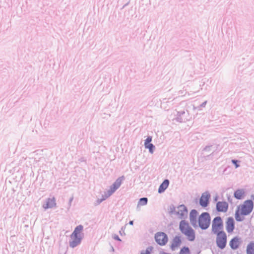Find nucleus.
Wrapping results in <instances>:
<instances>
[{"mask_svg":"<svg viewBox=\"0 0 254 254\" xmlns=\"http://www.w3.org/2000/svg\"><path fill=\"white\" fill-rule=\"evenodd\" d=\"M242 211L243 215H248L253 211L254 208V202L252 199H248L244 201L242 205H239L238 208Z\"/></svg>","mask_w":254,"mask_h":254,"instance_id":"3","label":"nucleus"},{"mask_svg":"<svg viewBox=\"0 0 254 254\" xmlns=\"http://www.w3.org/2000/svg\"><path fill=\"white\" fill-rule=\"evenodd\" d=\"M189 114L188 111H182L177 112L175 120L179 123H185L189 121Z\"/></svg>","mask_w":254,"mask_h":254,"instance_id":"8","label":"nucleus"},{"mask_svg":"<svg viewBox=\"0 0 254 254\" xmlns=\"http://www.w3.org/2000/svg\"><path fill=\"white\" fill-rule=\"evenodd\" d=\"M223 222L222 218L220 216L215 217L212 223V232L213 234H217L218 232L224 231Z\"/></svg>","mask_w":254,"mask_h":254,"instance_id":"4","label":"nucleus"},{"mask_svg":"<svg viewBox=\"0 0 254 254\" xmlns=\"http://www.w3.org/2000/svg\"><path fill=\"white\" fill-rule=\"evenodd\" d=\"M169 180L168 179H165L163 181V182L160 184L158 190V192L159 193H162L165 191V190L167 189L169 185Z\"/></svg>","mask_w":254,"mask_h":254,"instance_id":"17","label":"nucleus"},{"mask_svg":"<svg viewBox=\"0 0 254 254\" xmlns=\"http://www.w3.org/2000/svg\"><path fill=\"white\" fill-rule=\"evenodd\" d=\"M242 214V211L240 212V209H237L235 212V219L238 222H242L244 220V217Z\"/></svg>","mask_w":254,"mask_h":254,"instance_id":"20","label":"nucleus"},{"mask_svg":"<svg viewBox=\"0 0 254 254\" xmlns=\"http://www.w3.org/2000/svg\"><path fill=\"white\" fill-rule=\"evenodd\" d=\"M175 209H176V207H175V206L173 204L170 205V208L169 209V213L170 214H176V212H177L176 211Z\"/></svg>","mask_w":254,"mask_h":254,"instance_id":"28","label":"nucleus"},{"mask_svg":"<svg viewBox=\"0 0 254 254\" xmlns=\"http://www.w3.org/2000/svg\"><path fill=\"white\" fill-rule=\"evenodd\" d=\"M115 191L110 187V189L107 191L105 192V194L103 195L104 198L106 199L108 197L111 196Z\"/></svg>","mask_w":254,"mask_h":254,"instance_id":"25","label":"nucleus"},{"mask_svg":"<svg viewBox=\"0 0 254 254\" xmlns=\"http://www.w3.org/2000/svg\"><path fill=\"white\" fill-rule=\"evenodd\" d=\"M154 238L156 242L160 246L165 245L168 241V236L162 232H157L155 235Z\"/></svg>","mask_w":254,"mask_h":254,"instance_id":"6","label":"nucleus"},{"mask_svg":"<svg viewBox=\"0 0 254 254\" xmlns=\"http://www.w3.org/2000/svg\"><path fill=\"white\" fill-rule=\"evenodd\" d=\"M217 199V196H216L215 198V200H216Z\"/></svg>","mask_w":254,"mask_h":254,"instance_id":"43","label":"nucleus"},{"mask_svg":"<svg viewBox=\"0 0 254 254\" xmlns=\"http://www.w3.org/2000/svg\"><path fill=\"white\" fill-rule=\"evenodd\" d=\"M226 228L228 233H231L235 229V221L234 218L229 217L226 222Z\"/></svg>","mask_w":254,"mask_h":254,"instance_id":"12","label":"nucleus"},{"mask_svg":"<svg viewBox=\"0 0 254 254\" xmlns=\"http://www.w3.org/2000/svg\"><path fill=\"white\" fill-rule=\"evenodd\" d=\"M216 148H214V149H213V152H212L210 154L208 155L207 156V157H210L211 156L213 155H214V152L216 151Z\"/></svg>","mask_w":254,"mask_h":254,"instance_id":"35","label":"nucleus"},{"mask_svg":"<svg viewBox=\"0 0 254 254\" xmlns=\"http://www.w3.org/2000/svg\"><path fill=\"white\" fill-rule=\"evenodd\" d=\"M115 191L110 187V189L107 191L105 192V194L103 195L104 198L106 199L108 197L111 196Z\"/></svg>","mask_w":254,"mask_h":254,"instance_id":"26","label":"nucleus"},{"mask_svg":"<svg viewBox=\"0 0 254 254\" xmlns=\"http://www.w3.org/2000/svg\"><path fill=\"white\" fill-rule=\"evenodd\" d=\"M144 146L145 148L148 149L149 153L152 154L154 152L155 147L152 143L148 144Z\"/></svg>","mask_w":254,"mask_h":254,"instance_id":"24","label":"nucleus"},{"mask_svg":"<svg viewBox=\"0 0 254 254\" xmlns=\"http://www.w3.org/2000/svg\"><path fill=\"white\" fill-rule=\"evenodd\" d=\"M210 196V194L208 191H206L203 192L199 199V205L203 208L208 206Z\"/></svg>","mask_w":254,"mask_h":254,"instance_id":"7","label":"nucleus"},{"mask_svg":"<svg viewBox=\"0 0 254 254\" xmlns=\"http://www.w3.org/2000/svg\"><path fill=\"white\" fill-rule=\"evenodd\" d=\"M229 205L226 201H218L216 205L217 211L219 212H226L228 209Z\"/></svg>","mask_w":254,"mask_h":254,"instance_id":"11","label":"nucleus"},{"mask_svg":"<svg viewBox=\"0 0 254 254\" xmlns=\"http://www.w3.org/2000/svg\"><path fill=\"white\" fill-rule=\"evenodd\" d=\"M245 195V190L244 189H238L235 191L234 196L237 199H242Z\"/></svg>","mask_w":254,"mask_h":254,"instance_id":"18","label":"nucleus"},{"mask_svg":"<svg viewBox=\"0 0 254 254\" xmlns=\"http://www.w3.org/2000/svg\"><path fill=\"white\" fill-rule=\"evenodd\" d=\"M122 233H123V231H120V234H121V235H122Z\"/></svg>","mask_w":254,"mask_h":254,"instance_id":"41","label":"nucleus"},{"mask_svg":"<svg viewBox=\"0 0 254 254\" xmlns=\"http://www.w3.org/2000/svg\"><path fill=\"white\" fill-rule=\"evenodd\" d=\"M114 249L113 247H112V251H114Z\"/></svg>","mask_w":254,"mask_h":254,"instance_id":"44","label":"nucleus"},{"mask_svg":"<svg viewBox=\"0 0 254 254\" xmlns=\"http://www.w3.org/2000/svg\"><path fill=\"white\" fill-rule=\"evenodd\" d=\"M213 148V145H208V146H206L204 149H203V150L204 151H210L212 148Z\"/></svg>","mask_w":254,"mask_h":254,"instance_id":"32","label":"nucleus"},{"mask_svg":"<svg viewBox=\"0 0 254 254\" xmlns=\"http://www.w3.org/2000/svg\"><path fill=\"white\" fill-rule=\"evenodd\" d=\"M198 212L195 209H192L190 213V222L192 226L196 228L197 227V216L198 215Z\"/></svg>","mask_w":254,"mask_h":254,"instance_id":"10","label":"nucleus"},{"mask_svg":"<svg viewBox=\"0 0 254 254\" xmlns=\"http://www.w3.org/2000/svg\"><path fill=\"white\" fill-rule=\"evenodd\" d=\"M83 229V226L82 225H79L75 228L73 232L72 233V234L80 236V233Z\"/></svg>","mask_w":254,"mask_h":254,"instance_id":"21","label":"nucleus"},{"mask_svg":"<svg viewBox=\"0 0 254 254\" xmlns=\"http://www.w3.org/2000/svg\"><path fill=\"white\" fill-rule=\"evenodd\" d=\"M211 217L207 212H202L198 218V226L202 230L207 229L210 225Z\"/></svg>","mask_w":254,"mask_h":254,"instance_id":"2","label":"nucleus"},{"mask_svg":"<svg viewBox=\"0 0 254 254\" xmlns=\"http://www.w3.org/2000/svg\"><path fill=\"white\" fill-rule=\"evenodd\" d=\"M113 238L114 239H115L116 241H120V242H121L122 241L121 239H120V238L117 235H115L113 237Z\"/></svg>","mask_w":254,"mask_h":254,"instance_id":"33","label":"nucleus"},{"mask_svg":"<svg viewBox=\"0 0 254 254\" xmlns=\"http://www.w3.org/2000/svg\"><path fill=\"white\" fill-rule=\"evenodd\" d=\"M106 199L104 198L103 195H102V198L101 199H97V200L96 201V202L95 203V204L96 205H99L100 203H101L103 201L105 200Z\"/></svg>","mask_w":254,"mask_h":254,"instance_id":"31","label":"nucleus"},{"mask_svg":"<svg viewBox=\"0 0 254 254\" xmlns=\"http://www.w3.org/2000/svg\"><path fill=\"white\" fill-rule=\"evenodd\" d=\"M128 224L130 225H133V220L129 221Z\"/></svg>","mask_w":254,"mask_h":254,"instance_id":"37","label":"nucleus"},{"mask_svg":"<svg viewBox=\"0 0 254 254\" xmlns=\"http://www.w3.org/2000/svg\"><path fill=\"white\" fill-rule=\"evenodd\" d=\"M73 200V197H71L69 199V202H71Z\"/></svg>","mask_w":254,"mask_h":254,"instance_id":"40","label":"nucleus"},{"mask_svg":"<svg viewBox=\"0 0 254 254\" xmlns=\"http://www.w3.org/2000/svg\"><path fill=\"white\" fill-rule=\"evenodd\" d=\"M70 238L72 239L69 242V247L74 248L79 245L81 242L82 238L81 236H78L76 235L71 234Z\"/></svg>","mask_w":254,"mask_h":254,"instance_id":"9","label":"nucleus"},{"mask_svg":"<svg viewBox=\"0 0 254 254\" xmlns=\"http://www.w3.org/2000/svg\"><path fill=\"white\" fill-rule=\"evenodd\" d=\"M125 177L124 176L119 177L110 186V188L116 191L119 188L122 183V182L125 180Z\"/></svg>","mask_w":254,"mask_h":254,"instance_id":"16","label":"nucleus"},{"mask_svg":"<svg viewBox=\"0 0 254 254\" xmlns=\"http://www.w3.org/2000/svg\"><path fill=\"white\" fill-rule=\"evenodd\" d=\"M182 239L180 236H176L172 240L170 248L172 251H174L176 248L179 247L182 244Z\"/></svg>","mask_w":254,"mask_h":254,"instance_id":"13","label":"nucleus"},{"mask_svg":"<svg viewBox=\"0 0 254 254\" xmlns=\"http://www.w3.org/2000/svg\"><path fill=\"white\" fill-rule=\"evenodd\" d=\"M56 205V198L53 197V198H48L46 200V203L43 205V207L45 209L52 208Z\"/></svg>","mask_w":254,"mask_h":254,"instance_id":"15","label":"nucleus"},{"mask_svg":"<svg viewBox=\"0 0 254 254\" xmlns=\"http://www.w3.org/2000/svg\"><path fill=\"white\" fill-rule=\"evenodd\" d=\"M251 198L254 200V194H253L251 196Z\"/></svg>","mask_w":254,"mask_h":254,"instance_id":"39","label":"nucleus"},{"mask_svg":"<svg viewBox=\"0 0 254 254\" xmlns=\"http://www.w3.org/2000/svg\"><path fill=\"white\" fill-rule=\"evenodd\" d=\"M247 254H254V241H251L247 247Z\"/></svg>","mask_w":254,"mask_h":254,"instance_id":"19","label":"nucleus"},{"mask_svg":"<svg viewBox=\"0 0 254 254\" xmlns=\"http://www.w3.org/2000/svg\"><path fill=\"white\" fill-rule=\"evenodd\" d=\"M152 141V137L151 136H148L145 140L144 141V146L147 145L148 144H151V142Z\"/></svg>","mask_w":254,"mask_h":254,"instance_id":"30","label":"nucleus"},{"mask_svg":"<svg viewBox=\"0 0 254 254\" xmlns=\"http://www.w3.org/2000/svg\"><path fill=\"white\" fill-rule=\"evenodd\" d=\"M147 202H148V198L147 197H141L139 199V200L138 201L137 207L139 206H143V205H146L147 204Z\"/></svg>","mask_w":254,"mask_h":254,"instance_id":"22","label":"nucleus"},{"mask_svg":"<svg viewBox=\"0 0 254 254\" xmlns=\"http://www.w3.org/2000/svg\"><path fill=\"white\" fill-rule=\"evenodd\" d=\"M228 200L230 203L232 202V199L231 198V196L230 195L228 196Z\"/></svg>","mask_w":254,"mask_h":254,"instance_id":"36","label":"nucleus"},{"mask_svg":"<svg viewBox=\"0 0 254 254\" xmlns=\"http://www.w3.org/2000/svg\"><path fill=\"white\" fill-rule=\"evenodd\" d=\"M217 235L216 243L217 247L221 250H223L227 244V235L224 231L215 234Z\"/></svg>","mask_w":254,"mask_h":254,"instance_id":"5","label":"nucleus"},{"mask_svg":"<svg viewBox=\"0 0 254 254\" xmlns=\"http://www.w3.org/2000/svg\"><path fill=\"white\" fill-rule=\"evenodd\" d=\"M122 233H123V231H120V234H121V235H122Z\"/></svg>","mask_w":254,"mask_h":254,"instance_id":"42","label":"nucleus"},{"mask_svg":"<svg viewBox=\"0 0 254 254\" xmlns=\"http://www.w3.org/2000/svg\"><path fill=\"white\" fill-rule=\"evenodd\" d=\"M207 104V101L203 102L200 105V107H205Z\"/></svg>","mask_w":254,"mask_h":254,"instance_id":"34","label":"nucleus"},{"mask_svg":"<svg viewBox=\"0 0 254 254\" xmlns=\"http://www.w3.org/2000/svg\"><path fill=\"white\" fill-rule=\"evenodd\" d=\"M179 211H177L176 215L179 216L181 219L187 218L188 216V209L184 204H180L178 206ZM180 231L186 236L189 241H193L195 239L194 230L189 225L188 221L185 220H182L179 224Z\"/></svg>","mask_w":254,"mask_h":254,"instance_id":"1","label":"nucleus"},{"mask_svg":"<svg viewBox=\"0 0 254 254\" xmlns=\"http://www.w3.org/2000/svg\"><path fill=\"white\" fill-rule=\"evenodd\" d=\"M232 163L235 166L236 168H237L240 167V161L237 159H232L231 160Z\"/></svg>","mask_w":254,"mask_h":254,"instance_id":"29","label":"nucleus"},{"mask_svg":"<svg viewBox=\"0 0 254 254\" xmlns=\"http://www.w3.org/2000/svg\"><path fill=\"white\" fill-rule=\"evenodd\" d=\"M159 254H171L167 253L162 251V252H161Z\"/></svg>","mask_w":254,"mask_h":254,"instance_id":"38","label":"nucleus"},{"mask_svg":"<svg viewBox=\"0 0 254 254\" xmlns=\"http://www.w3.org/2000/svg\"><path fill=\"white\" fill-rule=\"evenodd\" d=\"M190 251L188 247L184 246L181 248L179 254H190Z\"/></svg>","mask_w":254,"mask_h":254,"instance_id":"23","label":"nucleus"},{"mask_svg":"<svg viewBox=\"0 0 254 254\" xmlns=\"http://www.w3.org/2000/svg\"><path fill=\"white\" fill-rule=\"evenodd\" d=\"M153 250V247L152 246L148 247L145 251H142L140 254H151V252Z\"/></svg>","mask_w":254,"mask_h":254,"instance_id":"27","label":"nucleus"},{"mask_svg":"<svg viewBox=\"0 0 254 254\" xmlns=\"http://www.w3.org/2000/svg\"><path fill=\"white\" fill-rule=\"evenodd\" d=\"M240 243V239L238 236H236L231 240L229 245L232 250H235L239 247Z\"/></svg>","mask_w":254,"mask_h":254,"instance_id":"14","label":"nucleus"}]
</instances>
